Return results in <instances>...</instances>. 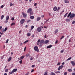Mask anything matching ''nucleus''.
I'll return each mask as SVG.
<instances>
[{
    "mask_svg": "<svg viewBox=\"0 0 75 75\" xmlns=\"http://www.w3.org/2000/svg\"><path fill=\"white\" fill-rule=\"evenodd\" d=\"M64 50H62L60 51L61 53H63L64 52Z\"/></svg>",
    "mask_w": 75,
    "mask_h": 75,
    "instance_id": "35",
    "label": "nucleus"
},
{
    "mask_svg": "<svg viewBox=\"0 0 75 75\" xmlns=\"http://www.w3.org/2000/svg\"><path fill=\"white\" fill-rule=\"evenodd\" d=\"M30 21H31L30 20H28V21H27V23H29V22H30Z\"/></svg>",
    "mask_w": 75,
    "mask_h": 75,
    "instance_id": "46",
    "label": "nucleus"
},
{
    "mask_svg": "<svg viewBox=\"0 0 75 75\" xmlns=\"http://www.w3.org/2000/svg\"><path fill=\"white\" fill-rule=\"evenodd\" d=\"M1 31L2 32H4V28H3L1 29Z\"/></svg>",
    "mask_w": 75,
    "mask_h": 75,
    "instance_id": "58",
    "label": "nucleus"
},
{
    "mask_svg": "<svg viewBox=\"0 0 75 75\" xmlns=\"http://www.w3.org/2000/svg\"><path fill=\"white\" fill-rule=\"evenodd\" d=\"M67 15H68V13H66L65 15L64 16V17H67Z\"/></svg>",
    "mask_w": 75,
    "mask_h": 75,
    "instance_id": "25",
    "label": "nucleus"
},
{
    "mask_svg": "<svg viewBox=\"0 0 75 75\" xmlns=\"http://www.w3.org/2000/svg\"><path fill=\"white\" fill-rule=\"evenodd\" d=\"M30 73H27V74H25V75H29V74Z\"/></svg>",
    "mask_w": 75,
    "mask_h": 75,
    "instance_id": "61",
    "label": "nucleus"
},
{
    "mask_svg": "<svg viewBox=\"0 0 75 75\" xmlns=\"http://www.w3.org/2000/svg\"><path fill=\"white\" fill-rule=\"evenodd\" d=\"M40 47H42V45L41 44H40V45H39Z\"/></svg>",
    "mask_w": 75,
    "mask_h": 75,
    "instance_id": "51",
    "label": "nucleus"
},
{
    "mask_svg": "<svg viewBox=\"0 0 75 75\" xmlns=\"http://www.w3.org/2000/svg\"><path fill=\"white\" fill-rule=\"evenodd\" d=\"M55 73L56 74H59V73H60V71H56L55 72Z\"/></svg>",
    "mask_w": 75,
    "mask_h": 75,
    "instance_id": "33",
    "label": "nucleus"
},
{
    "mask_svg": "<svg viewBox=\"0 0 75 75\" xmlns=\"http://www.w3.org/2000/svg\"><path fill=\"white\" fill-rule=\"evenodd\" d=\"M48 42H49V40H47L45 41L44 43L45 44H47Z\"/></svg>",
    "mask_w": 75,
    "mask_h": 75,
    "instance_id": "11",
    "label": "nucleus"
},
{
    "mask_svg": "<svg viewBox=\"0 0 75 75\" xmlns=\"http://www.w3.org/2000/svg\"><path fill=\"white\" fill-rule=\"evenodd\" d=\"M4 58V56H3L2 57H1V59H3Z\"/></svg>",
    "mask_w": 75,
    "mask_h": 75,
    "instance_id": "57",
    "label": "nucleus"
},
{
    "mask_svg": "<svg viewBox=\"0 0 75 75\" xmlns=\"http://www.w3.org/2000/svg\"><path fill=\"white\" fill-rule=\"evenodd\" d=\"M63 38H64V36H62V37L60 38V40H62Z\"/></svg>",
    "mask_w": 75,
    "mask_h": 75,
    "instance_id": "45",
    "label": "nucleus"
},
{
    "mask_svg": "<svg viewBox=\"0 0 75 75\" xmlns=\"http://www.w3.org/2000/svg\"><path fill=\"white\" fill-rule=\"evenodd\" d=\"M71 64H72L73 66H74V65H75V63H74V61H71Z\"/></svg>",
    "mask_w": 75,
    "mask_h": 75,
    "instance_id": "8",
    "label": "nucleus"
},
{
    "mask_svg": "<svg viewBox=\"0 0 75 75\" xmlns=\"http://www.w3.org/2000/svg\"><path fill=\"white\" fill-rule=\"evenodd\" d=\"M72 75H75V73L74 72L72 74Z\"/></svg>",
    "mask_w": 75,
    "mask_h": 75,
    "instance_id": "63",
    "label": "nucleus"
},
{
    "mask_svg": "<svg viewBox=\"0 0 75 75\" xmlns=\"http://www.w3.org/2000/svg\"><path fill=\"white\" fill-rule=\"evenodd\" d=\"M17 69H15L13 70V71L14 72H16V71H17Z\"/></svg>",
    "mask_w": 75,
    "mask_h": 75,
    "instance_id": "22",
    "label": "nucleus"
},
{
    "mask_svg": "<svg viewBox=\"0 0 75 75\" xmlns=\"http://www.w3.org/2000/svg\"><path fill=\"white\" fill-rule=\"evenodd\" d=\"M58 30L56 29V30L54 31V34H57V33H58Z\"/></svg>",
    "mask_w": 75,
    "mask_h": 75,
    "instance_id": "14",
    "label": "nucleus"
},
{
    "mask_svg": "<svg viewBox=\"0 0 75 75\" xmlns=\"http://www.w3.org/2000/svg\"><path fill=\"white\" fill-rule=\"evenodd\" d=\"M32 68H34V67H35V65H32Z\"/></svg>",
    "mask_w": 75,
    "mask_h": 75,
    "instance_id": "54",
    "label": "nucleus"
},
{
    "mask_svg": "<svg viewBox=\"0 0 75 75\" xmlns=\"http://www.w3.org/2000/svg\"><path fill=\"white\" fill-rule=\"evenodd\" d=\"M44 42V40H41L40 41V42L39 43V44H43Z\"/></svg>",
    "mask_w": 75,
    "mask_h": 75,
    "instance_id": "7",
    "label": "nucleus"
},
{
    "mask_svg": "<svg viewBox=\"0 0 75 75\" xmlns=\"http://www.w3.org/2000/svg\"><path fill=\"white\" fill-rule=\"evenodd\" d=\"M62 68H64V66L61 65L59 66L58 68V70H59L61 69H62Z\"/></svg>",
    "mask_w": 75,
    "mask_h": 75,
    "instance_id": "4",
    "label": "nucleus"
},
{
    "mask_svg": "<svg viewBox=\"0 0 75 75\" xmlns=\"http://www.w3.org/2000/svg\"><path fill=\"white\" fill-rule=\"evenodd\" d=\"M60 10V8L59 7H58L57 8V11H59Z\"/></svg>",
    "mask_w": 75,
    "mask_h": 75,
    "instance_id": "40",
    "label": "nucleus"
},
{
    "mask_svg": "<svg viewBox=\"0 0 75 75\" xmlns=\"http://www.w3.org/2000/svg\"><path fill=\"white\" fill-rule=\"evenodd\" d=\"M9 16L8 15L6 17V20H9Z\"/></svg>",
    "mask_w": 75,
    "mask_h": 75,
    "instance_id": "12",
    "label": "nucleus"
},
{
    "mask_svg": "<svg viewBox=\"0 0 75 75\" xmlns=\"http://www.w3.org/2000/svg\"><path fill=\"white\" fill-rule=\"evenodd\" d=\"M19 63L20 64H22V60H21L19 61Z\"/></svg>",
    "mask_w": 75,
    "mask_h": 75,
    "instance_id": "53",
    "label": "nucleus"
},
{
    "mask_svg": "<svg viewBox=\"0 0 75 75\" xmlns=\"http://www.w3.org/2000/svg\"><path fill=\"white\" fill-rule=\"evenodd\" d=\"M8 39L6 40V43H8Z\"/></svg>",
    "mask_w": 75,
    "mask_h": 75,
    "instance_id": "48",
    "label": "nucleus"
},
{
    "mask_svg": "<svg viewBox=\"0 0 75 75\" xmlns=\"http://www.w3.org/2000/svg\"><path fill=\"white\" fill-rule=\"evenodd\" d=\"M58 40H57L56 41V42H55V44H57V43H58Z\"/></svg>",
    "mask_w": 75,
    "mask_h": 75,
    "instance_id": "64",
    "label": "nucleus"
},
{
    "mask_svg": "<svg viewBox=\"0 0 75 75\" xmlns=\"http://www.w3.org/2000/svg\"><path fill=\"white\" fill-rule=\"evenodd\" d=\"M14 72L13 71V70H12L11 72L10 73V74H13Z\"/></svg>",
    "mask_w": 75,
    "mask_h": 75,
    "instance_id": "39",
    "label": "nucleus"
},
{
    "mask_svg": "<svg viewBox=\"0 0 75 75\" xmlns=\"http://www.w3.org/2000/svg\"><path fill=\"white\" fill-rule=\"evenodd\" d=\"M7 27L5 28L4 29V31L5 32H6V31H7Z\"/></svg>",
    "mask_w": 75,
    "mask_h": 75,
    "instance_id": "29",
    "label": "nucleus"
},
{
    "mask_svg": "<svg viewBox=\"0 0 75 75\" xmlns=\"http://www.w3.org/2000/svg\"><path fill=\"white\" fill-rule=\"evenodd\" d=\"M28 40H27L26 41H25L24 42H23V44H26L27 42H28Z\"/></svg>",
    "mask_w": 75,
    "mask_h": 75,
    "instance_id": "28",
    "label": "nucleus"
},
{
    "mask_svg": "<svg viewBox=\"0 0 75 75\" xmlns=\"http://www.w3.org/2000/svg\"><path fill=\"white\" fill-rule=\"evenodd\" d=\"M37 30L38 32H40L41 31V28H40V27H39L37 28Z\"/></svg>",
    "mask_w": 75,
    "mask_h": 75,
    "instance_id": "6",
    "label": "nucleus"
},
{
    "mask_svg": "<svg viewBox=\"0 0 75 75\" xmlns=\"http://www.w3.org/2000/svg\"><path fill=\"white\" fill-rule=\"evenodd\" d=\"M71 15V12H70L67 15V17H70Z\"/></svg>",
    "mask_w": 75,
    "mask_h": 75,
    "instance_id": "16",
    "label": "nucleus"
},
{
    "mask_svg": "<svg viewBox=\"0 0 75 75\" xmlns=\"http://www.w3.org/2000/svg\"><path fill=\"white\" fill-rule=\"evenodd\" d=\"M25 56H26L27 57H30V54H26Z\"/></svg>",
    "mask_w": 75,
    "mask_h": 75,
    "instance_id": "23",
    "label": "nucleus"
},
{
    "mask_svg": "<svg viewBox=\"0 0 75 75\" xmlns=\"http://www.w3.org/2000/svg\"><path fill=\"white\" fill-rule=\"evenodd\" d=\"M8 21L7 20H6L5 21H4V23H8Z\"/></svg>",
    "mask_w": 75,
    "mask_h": 75,
    "instance_id": "47",
    "label": "nucleus"
},
{
    "mask_svg": "<svg viewBox=\"0 0 75 75\" xmlns=\"http://www.w3.org/2000/svg\"><path fill=\"white\" fill-rule=\"evenodd\" d=\"M41 19V18L40 17H38L37 18V21H39V20H40V19Z\"/></svg>",
    "mask_w": 75,
    "mask_h": 75,
    "instance_id": "20",
    "label": "nucleus"
},
{
    "mask_svg": "<svg viewBox=\"0 0 75 75\" xmlns=\"http://www.w3.org/2000/svg\"><path fill=\"white\" fill-rule=\"evenodd\" d=\"M14 20V17H13L11 19V20H12V21H13Z\"/></svg>",
    "mask_w": 75,
    "mask_h": 75,
    "instance_id": "50",
    "label": "nucleus"
},
{
    "mask_svg": "<svg viewBox=\"0 0 75 75\" xmlns=\"http://www.w3.org/2000/svg\"><path fill=\"white\" fill-rule=\"evenodd\" d=\"M13 5V4L12 3H11L10 4V6H12Z\"/></svg>",
    "mask_w": 75,
    "mask_h": 75,
    "instance_id": "56",
    "label": "nucleus"
},
{
    "mask_svg": "<svg viewBox=\"0 0 75 75\" xmlns=\"http://www.w3.org/2000/svg\"><path fill=\"white\" fill-rule=\"evenodd\" d=\"M34 50L35 51H36L37 52H39V50L38 49V47L37 46H35L34 47Z\"/></svg>",
    "mask_w": 75,
    "mask_h": 75,
    "instance_id": "1",
    "label": "nucleus"
},
{
    "mask_svg": "<svg viewBox=\"0 0 75 75\" xmlns=\"http://www.w3.org/2000/svg\"><path fill=\"white\" fill-rule=\"evenodd\" d=\"M30 15H33V12H31L30 13Z\"/></svg>",
    "mask_w": 75,
    "mask_h": 75,
    "instance_id": "41",
    "label": "nucleus"
},
{
    "mask_svg": "<svg viewBox=\"0 0 75 75\" xmlns=\"http://www.w3.org/2000/svg\"><path fill=\"white\" fill-rule=\"evenodd\" d=\"M64 2L65 3H69V1L67 0H65Z\"/></svg>",
    "mask_w": 75,
    "mask_h": 75,
    "instance_id": "18",
    "label": "nucleus"
},
{
    "mask_svg": "<svg viewBox=\"0 0 75 75\" xmlns=\"http://www.w3.org/2000/svg\"><path fill=\"white\" fill-rule=\"evenodd\" d=\"M49 20H47L45 21L44 22V24H45V23H47V22H48V21Z\"/></svg>",
    "mask_w": 75,
    "mask_h": 75,
    "instance_id": "38",
    "label": "nucleus"
},
{
    "mask_svg": "<svg viewBox=\"0 0 75 75\" xmlns=\"http://www.w3.org/2000/svg\"><path fill=\"white\" fill-rule=\"evenodd\" d=\"M4 7V5H2L1 6V8H3Z\"/></svg>",
    "mask_w": 75,
    "mask_h": 75,
    "instance_id": "59",
    "label": "nucleus"
},
{
    "mask_svg": "<svg viewBox=\"0 0 75 75\" xmlns=\"http://www.w3.org/2000/svg\"><path fill=\"white\" fill-rule=\"evenodd\" d=\"M75 17V13H72L70 16L69 18L70 19H71V18H73V17Z\"/></svg>",
    "mask_w": 75,
    "mask_h": 75,
    "instance_id": "2",
    "label": "nucleus"
},
{
    "mask_svg": "<svg viewBox=\"0 0 75 75\" xmlns=\"http://www.w3.org/2000/svg\"><path fill=\"white\" fill-rule=\"evenodd\" d=\"M67 72H64V75H67Z\"/></svg>",
    "mask_w": 75,
    "mask_h": 75,
    "instance_id": "55",
    "label": "nucleus"
},
{
    "mask_svg": "<svg viewBox=\"0 0 75 75\" xmlns=\"http://www.w3.org/2000/svg\"><path fill=\"white\" fill-rule=\"evenodd\" d=\"M66 21L67 22H70V20L68 18H67L66 19Z\"/></svg>",
    "mask_w": 75,
    "mask_h": 75,
    "instance_id": "15",
    "label": "nucleus"
},
{
    "mask_svg": "<svg viewBox=\"0 0 75 75\" xmlns=\"http://www.w3.org/2000/svg\"><path fill=\"white\" fill-rule=\"evenodd\" d=\"M11 57H10L8 59V61H11Z\"/></svg>",
    "mask_w": 75,
    "mask_h": 75,
    "instance_id": "21",
    "label": "nucleus"
},
{
    "mask_svg": "<svg viewBox=\"0 0 75 75\" xmlns=\"http://www.w3.org/2000/svg\"><path fill=\"white\" fill-rule=\"evenodd\" d=\"M15 25V23H12L11 24V26L13 25Z\"/></svg>",
    "mask_w": 75,
    "mask_h": 75,
    "instance_id": "36",
    "label": "nucleus"
},
{
    "mask_svg": "<svg viewBox=\"0 0 75 75\" xmlns=\"http://www.w3.org/2000/svg\"><path fill=\"white\" fill-rule=\"evenodd\" d=\"M47 74H48V72L47 71H45V74H44V75H47Z\"/></svg>",
    "mask_w": 75,
    "mask_h": 75,
    "instance_id": "27",
    "label": "nucleus"
},
{
    "mask_svg": "<svg viewBox=\"0 0 75 75\" xmlns=\"http://www.w3.org/2000/svg\"><path fill=\"white\" fill-rule=\"evenodd\" d=\"M8 71V69H6L5 70V72H7Z\"/></svg>",
    "mask_w": 75,
    "mask_h": 75,
    "instance_id": "30",
    "label": "nucleus"
},
{
    "mask_svg": "<svg viewBox=\"0 0 75 75\" xmlns=\"http://www.w3.org/2000/svg\"><path fill=\"white\" fill-rule=\"evenodd\" d=\"M75 23V21H73V22H72V24H74Z\"/></svg>",
    "mask_w": 75,
    "mask_h": 75,
    "instance_id": "44",
    "label": "nucleus"
},
{
    "mask_svg": "<svg viewBox=\"0 0 75 75\" xmlns=\"http://www.w3.org/2000/svg\"><path fill=\"white\" fill-rule=\"evenodd\" d=\"M40 41H41V40L39 39L37 41V42H38V43H39H39L40 42Z\"/></svg>",
    "mask_w": 75,
    "mask_h": 75,
    "instance_id": "43",
    "label": "nucleus"
},
{
    "mask_svg": "<svg viewBox=\"0 0 75 75\" xmlns=\"http://www.w3.org/2000/svg\"><path fill=\"white\" fill-rule=\"evenodd\" d=\"M24 21H25V19H22L20 21L21 24H23L24 23Z\"/></svg>",
    "mask_w": 75,
    "mask_h": 75,
    "instance_id": "3",
    "label": "nucleus"
},
{
    "mask_svg": "<svg viewBox=\"0 0 75 75\" xmlns=\"http://www.w3.org/2000/svg\"><path fill=\"white\" fill-rule=\"evenodd\" d=\"M33 11V10H32V9L31 8H30L28 9V11H27V13H29L30 12H31Z\"/></svg>",
    "mask_w": 75,
    "mask_h": 75,
    "instance_id": "5",
    "label": "nucleus"
},
{
    "mask_svg": "<svg viewBox=\"0 0 75 75\" xmlns=\"http://www.w3.org/2000/svg\"><path fill=\"white\" fill-rule=\"evenodd\" d=\"M23 16L24 18H25L26 16H27V14L23 13Z\"/></svg>",
    "mask_w": 75,
    "mask_h": 75,
    "instance_id": "9",
    "label": "nucleus"
},
{
    "mask_svg": "<svg viewBox=\"0 0 75 75\" xmlns=\"http://www.w3.org/2000/svg\"><path fill=\"white\" fill-rule=\"evenodd\" d=\"M24 58V56H22L20 57V58H21V59H23V58Z\"/></svg>",
    "mask_w": 75,
    "mask_h": 75,
    "instance_id": "31",
    "label": "nucleus"
},
{
    "mask_svg": "<svg viewBox=\"0 0 75 75\" xmlns=\"http://www.w3.org/2000/svg\"><path fill=\"white\" fill-rule=\"evenodd\" d=\"M37 4L36 3H35V4H34V6H37Z\"/></svg>",
    "mask_w": 75,
    "mask_h": 75,
    "instance_id": "52",
    "label": "nucleus"
},
{
    "mask_svg": "<svg viewBox=\"0 0 75 75\" xmlns=\"http://www.w3.org/2000/svg\"><path fill=\"white\" fill-rule=\"evenodd\" d=\"M27 35L28 36V37H30V35H31V33H28L27 34Z\"/></svg>",
    "mask_w": 75,
    "mask_h": 75,
    "instance_id": "24",
    "label": "nucleus"
},
{
    "mask_svg": "<svg viewBox=\"0 0 75 75\" xmlns=\"http://www.w3.org/2000/svg\"><path fill=\"white\" fill-rule=\"evenodd\" d=\"M30 18L33 20L34 18V16H31L30 17Z\"/></svg>",
    "mask_w": 75,
    "mask_h": 75,
    "instance_id": "17",
    "label": "nucleus"
},
{
    "mask_svg": "<svg viewBox=\"0 0 75 75\" xmlns=\"http://www.w3.org/2000/svg\"><path fill=\"white\" fill-rule=\"evenodd\" d=\"M33 59H34V58L33 57H31L30 58V60L31 61H32V60H33Z\"/></svg>",
    "mask_w": 75,
    "mask_h": 75,
    "instance_id": "49",
    "label": "nucleus"
},
{
    "mask_svg": "<svg viewBox=\"0 0 75 75\" xmlns=\"http://www.w3.org/2000/svg\"><path fill=\"white\" fill-rule=\"evenodd\" d=\"M34 69H33L32 71H31V72H34Z\"/></svg>",
    "mask_w": 75,
    "mask_h": 75,
    "instance_id": "60",
    "label": "nucleus"
},
{
    "mask_svg": "<svg viewBox=\"0 0 75 75\" xmlns=\"http://www.w3.org/2000/svg\"><path fill=\"white\" fill-rule=\"evenodd\" d=\"M44 38H47V36H46V35H45Z\"/></svg>",
    "mask_w": 75,
    "mask_h": 75,
    "instance_id": "62",
    "label": "nucleus"
},
{
    "mask_svg": "<svg viewBox=\"0 0 75 75\" xmlns=\"http://www.w3.org/2000/svg\"><path fill=\"white\" fill-rule=\"evenodd\" d=\"M61 65V63H60V62L58 63L57 64V65L58 66L59 65Z\"/></svg>",
    "mask_w": 75,
    "mask_h": 75,
    "instance_id": "37",
    "label": "nucleus"
},
{
    "mask_svg": "<svg viewBox=\"0 0 75 75\" xmlns=\"http://www.w3.org/2000/svg\"><path fill=\"white\" fill-rule=\"evenodd\" d=\"M52 45H49L47 47V48H51V47H52Z\"/></svg>",
    "mask_w": 75,
    "mask_h": 75,
    "instance_id": "13",
    "label": "nucleus"
},
{
    "mask_svg": "<svg viewBox=\"0 0 75 75\" xmlns=\"http://www.w3.org/2000/svg\"><path fill=\"white\" fill-rule=\"evenodd\" d=\"M34 28V26L33 25L31 27V28L30 29V30H33V28Z\"/></svg>",
    "mask_w": 75,
    "mask_h": 75,
    "instance_id": "26",
    "label": "nucleus"
},
{
    "mask_svg": "<svg viewBox=\"0 0 75 75\" xmlns=\"http://www.w3.org/2000/svg\"><path fill=\"white\" fill-rule=\"evenodd\" d=\"M3 18H4V15H2L1 16V20H2Z\"/></svg>",
    "mask_w": 75,
    "mask_h": 75,
    "instance_id": "32",
    "label": "nucleus"
},
{
    "mask_svg": "<svg viewBox=\"0 0 75 75\" xmlns=\"http://www.w3.org/2000/svg\"><path fill=\"white\" fill-rule=\"evenodd\" d=\"M57 10V7L55 6L53 8V10L54 11H56Z\"/></svg>",
    "mask_w": 75,
    "mask_h": 75,
    "instance_id": "10",
    "label": "nucleus"
},
{
    "mask_svg": "<svg viewBox=\"0 0 75 75\" xmlns=\"http://www.w3.org/2000/svg\"><path fill=\"white\" fill-rule=\"evenodd\" d=\"M50 75H55V74L53 72H51V74Z\"/></svg>",
    "mask_w": 75,
    "mask_h": 75,
    "instance_id": "19",
    "label": "nucleus"
},
{
    "mask_svg": "<svg viewBox=\"0 0 75 75\" xmlns=\"http://www.w3.org/2000/svg\"><path fill=\"white\" fill-rule=\"evenodd\" d=\"M68 71L69 72H71L72 70L71 69H68Z\"/></svg>",
    "mask_w": 75,
    "mask_h": 75,
    "instance_id": "34",
    "label": "nucleus"
},
{
    "mask_svg": "<svg viewBox=\"0 0 75 75\" xmlns=\"http://www.w3.org/2000/svg\"><path fill=\"white\" fill-rule=\"evenodd\" d=\"M72 58L71 57H69V58H68L67 60V61H69V60H70V59H71Z\"/></svg>",
    "mask_w": 75,
    "mask_h": 75,
    "instance_id": "42",
    "label": "nucleus"
}]
</instances>
